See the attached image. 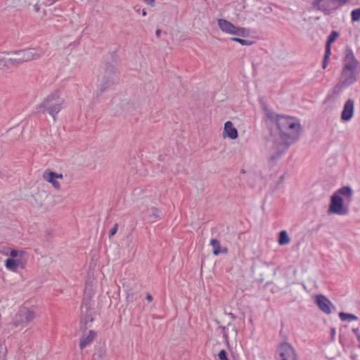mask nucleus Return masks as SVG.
Returning <instances> with one entry per match:
<instances>
[{
	"label": "nucleus",
	"instance_id": "aec40b11",
	"mask_svg": "<svg viewBox=\"0 0 360 360\" xmlns=\"http://www.w3.org/2000/svg\"><path fill=\"white\" fill-rule=\"evenodd\" d=\"M161 212L156 207H153L148 210V217L150 222H155L161 218Z\"/></svg>",
	"mask_w": 360,
	"mask_h": 360
},
{
	"label": "nucleus",
	"instance_id": "2eb2a0df",
	"mask_svg": "<svg viewBox=\"0 0 360 360\" xmlns=\"http://www.w3.org/2000/svg\"><path fill=\"white\" fill-rule=\"evenodd\" d=\"M224 134L227 136L231 139H236L238 138V134L237 129L234 127L231 121H227L224 124Z\"/></svg>",
	"mask_w": 360,
	"mask_h": 360
},
{
	"label": "nucleus",
	"instance_id": "c03bdc74",
	"mask_svg": "<svg viewBox=\"0 0 360 360\" xmlns=\"http://www.w3.org/2000/svg\"><path fill=\"white\" fill-rule=\"evenodd\" d=\"M56 176H57V179H62L63 178V174H62L56 173Z\"/></svg>",
	"mask_w": 360,
	"mask_h": 360
},
{
	"label": "nucleus",
	"instance_id": "ea45409f",
	"mask_svg": "<svg viewBox=\"0 0 360 360\" xmlns=\"http://www.w3.org/2000/svg\"><path fill=\"white\" fill-rule=\"evenodd\" d=\"M155 34L157 37H160V34H161V30L160 29H158L156 31H155Z\"/></svg>",
	"mask_w": 360,
	"mask_h": 360
},
{
	"label": "nucleus",
	"instance_id": "f704fd0d",
	"mask_svg": "<svg viewBox=\"0 0 360 360\" xmlns=\"http://www.w3.org/2000/svg\"><path fill=\"white\" fill-rule=\"evenodd\" d=\"M219 328L221 330V333H222L223 337L226 340H227L228 339V334H227V329H226V328L225 326H220Z\"/></svg>",
	"mask_w": 360,
	"mask_h": 360
},
{
	"label": "nucleus",
	"instance_id": "412c9836",
	"mask_svg": "<svg viewBox=\"0 0 360 360\" xmlns=\"http://www.w3.org/2000/svg\"><path fill=\"white\" fill-rule=\"evenodd\" d=\"M106 350L103 346H98L95 348L93 354L94 360H105Z\"/></svg>",
	"mask_w": 360,
	"mask_h": 360
},
{
	"label": "nucleus",
	"instance_id": "8fccbe9b",
	"mask_svg": "<svg viewBox=\"0 0 360 360\" xmlns=\"http://www.w3.org/2000/svg\"><path fill=\"white\" fill-rule=\"evenodd\" d=\"M340 342L343 345V342H342V341L341 336H340Z\"/></svg>",
	"mask_w": 360,
	"mask_h": 360
},
{
	"label": "nucleus",
	"instance_id": "cd10ccee",
	"mask_svg": "<svg viewBox=\"0 0 360 360\" xmlns=\"http://www.w3.org/2000/svg\"><path fill=\"white\" fill-rule=\"evenodd\" d=\"M333 0H316V6L319 9L324 11V8H327L328 6H332Z\"/></svg>",
	"mask_w": 360,
	"mask_h": 360
},
{
	"label": "nucleus",
	"instance_id": "f257e3e1",
	"mask_svg": "<svg viewBox=\"0 0 360 360\" xmlns=\"http://www.w3.org/2000/svg\"><path fill=\"white\" fill-rule=\"evenodd\" d=\"M266 122L269 127V139L276 150L269 158V163L278 160L296 142L300 136V124L293 117L276 113L266 108L264 109Z\"/></svg>",
	"mask_w": 360,
	"mask_h": 360
},
{
	"label": "nucleus",
	"instance_id": "4be33fe9",
	"mask_svg": "<svg viewBox=\"0 0 360 360\" xmlns=\"http://www.w3.org/2000/svg\"><path fill=\"white\" fill-rule=\"evenodd\" d=\"M290 241L288 232L285 230L281 231L278 233V243L280 245H285Z\"/></svg>",
	"mask_w": 360,
	"mask_h": 360
},
{
	"label": "nucleus",
	"instance_id": "ddd939ff",
	"mask_svg": "<svg viewBox=\"0 0 360 360\" xmlns=\"http://www.w3.org/2000/svg\"><path fill=\"white\" fill-rule=\"evenodd\" d=\"M25 263V261H23L22 259L20 258H7L5 261V266L6 267L7 269L10 271H16L20 266L22 268H24L23 265Z\"/></svg>",
	"mask_w": 360,
	"mask_h": 360
},
{
	"label": "nucleus",
	"instance_id": "37998d69",
	"mask_svg": "<svg viewBox=\"0 0 360 360\" xmlns=\"http://www.w3.org/2000/svg\"><path fill=\"white\" fill-rule=\"evenodd\" d=\"M34 10L36 12H38L39 11V6L38 4L34 5Z\"/></svg>",
	"mask_w": 360,
	"mask_h": 360
},
{
	"label": "nucleus",
	"instance_id": "58836bf2",
	"mask_svg": "<svg viewBox=\"0 0 360 360\" xmlns=\"http://www.w3.org/2000/svg\"><path fill=\"white\" fill-rule=\"evenodd\" d=\"M146 300H147L148 302H151V301L153 300V296H152L150 294L148 293V294L146 295Z\"/></svg>",
	"mask_w": 360,
	"mask_h": 360
},
{
	"label": "nucleus",
	"instance_id": "4c0bfd02",
	"mask_svg": "<svg viewBox=\"0 0 360 360\" xmlns=\"http://www.w3.org/2000/svg\"><path fill=\"white\" fill-rule=\"evenodd\" d=\"M352 332L356 335V338H358V335H360L359 329L358 328H352Z\"/></svg>",
	"mask_w": 360,
	"mask_h": 360
},
{
	"label": "nucleus",
	"instance_id": "a19ab883",
	"mask_svg": "<svg viewBox=\"0 0 360 360\" xmlns=\"http://www.w3.org/2000/svg\"><path fill=\"white\" fill-rule=\"evenodd\" d=\"M229 316L231 317L232 320H234L236 319V316L233 313H229Z\"/></svg>",
	"mask_w": 360,
	"mask_h": 360
},
{
	"label": "nucleus",
	"instance_id": "09e8293b",
	"mask_svg": "<svg viewBox=\"0 0 360 360\" xmlns=\"http://www.w3.org/2000/svg\"><path fill=\"white\" fill-rule=\"evenodd\" d=\"M311 5H312V6H315V0H313Z\"/></svg>",
	"mask_w": 360,
	"mask_h": 360
},
{
	"label": "nucleus",
	"instance_id": "6ab92c4d",
	"mask_svg": "<svg viewBox=\"0 0 360 360\" xmlns=\"http://www.w3.org/2000/svg\"><path fill=\"white\" fill-rule=\"evenodd\" d=\"M333 194H338L339 196L343 195L346 197L349 201H351L353 195V191L350 186H345L337 190V191H335Z\"/></svg>",
	"mask_w": 360,
	"mask_h": 360
},
{
	"label": "nucleus",
	"instance_id": "72a5a7b5",
	"mask_svg": "<svg viewBox=\"0 0 360 360\" xmlns=\"http://www.w3.org/2000/svg\"><path fill=\"white\" fill-rule=\"evenodd\" d=\"M91 300H84L82 302V307H84L86 309V311H90L91 309Z\"/></svg>",
	"mask_w": 360,
	"mask_h": 360
},
{
	"label": "nucleus",
	"instance_id": "de8ad7c7",
	"mask_svg": "<svg viewBox=\"0 0 360 360\" xmlns=\"http://www.w3.org/2000/svg\"><path fill=\"white\" fill-rule=\"evenodd\" d=\"M283 178H284V175H281L280 176V181H281L283 179Z\"/></svg>",
	"mask_w": 360,
	"mask_h": 360
},
{
	"label": "nucleus",
	"instance_id": "1a4fd4ad",
	"mask_svg": "<svg viewBox=\"0 0 360 360\" xmlns=\"http://www.w3.org/2000/svg\"><path fill=\"white\" fill-rule=\"evenodd\" d=\"M120 98L117 97H114L112 100V105H117L115 113L123 115L131 113L134 109V103L128 99H124L120 101Z\"/></svg>",
	"mask_w": 360,
	"mask_h": 360
},
{
	"label": "nucleus",
	"instance_id": "f3484780",
	"mask_svg": "<svg viewBox=\"0 0 360 360\" xmlns=\"http://www.w3.org/2000/svg\"><path fill=\"white\" fill-rule=\"evenodd\" d=\"M96 336V332L95 330H91L89 332L88 335H83L81 338L79 342V347L81 349H84L86 346L91 344V342L94 340V339Z\"/></svg>",
	"mask_w": 360,
	"mask_h": 360
},
{
	"label": "nucleus",
	"instance_id": "7ed1b4c3",
	"mask_svg": "<svg viewBox=\"0 0 360 360\" xmlns=\"http://www.w3.org/2000/svg\"><path fill=\"white\" fill-rule=\"evenodd\" d=\"M111 62L104 63L103 73L100 79L101 84L98 86L96 97L110 89L112 86L120 82V72L116 68L118 64L117 54L116 51L110 53Z\"/></svg>",
	"mask_w": 360,
	"mask_h": 360
},
{
	"label": "nucleus",
	"instance_id": "c9c22d12",
	"mask_svg": "<svg viewBox=\"0 0 360 360\" xmlns=\"http://www.w3.org/2000/svg\"><path fill=\"white\" fill-rule=\"evenodd\" d=\"M335 334H336L335 328H330V336H331V340L333 341L335 340Z\"/></svg>",
	"mask_w": 360,
	"mask_h": 360
},
{
	"label": "nucleus",
	"instance_id": "2f4dec72",
	"mask_svg": "<svg viewBox=\"0 0 360 360\" xmlns=\"http://www.w3.org/2000/svg\"><path fill=\"white\" fill-rule=\"evenodd\" d=\"M219 360H229L227 352L225 349H221L218 353Z\"/></svg>",
	"mask_w": 360,
	"mask_h": 360
},
{
	"label": "nucleus",
	"instance_id": "473e14b6",
	"mask_svg": "<svg viewBox=\"0 0 360 360\" xmlns=\"http://www.w3.org/2000/svg\"><path fill=\"white\" fill-rule=\"evenodd\" d=\"M118 227H119L118 224H114L113 227L109 231V233H108L109 238L112 237L113 236H115L117 233Z\"/></svg>",
	"mask_w": 360,
	"mask_h": 360
},
{
	"label": "nucleus",
	"instance_id": "dca6fc26",
	"mask_svg": "<svg viewBox=\"0 0 360 360\" xmlns=\"http://www.w3.org/2000/svg\"><path fill=\"white\" fill-rule=\"evenodd\" d=\"M43 177L46 181L51 183L54 188L57 189L60 188V184L56 180V172L50 170L45 171L43 174Z\"/></svg>",
	"mask_w": 360,
	"mask_h": 360
},
{
	"label": "nucleus",
	"instance_id": "a18cd8bd",
	"mask_svg": "<svg viewBox=\"0 0 360 360\" xmlns=\"http://www.w3.org/2000/svg\"><path fill=\"white\" fill-rule=\"evenodd\" d=\"M147 15V12L146 9L142 10V15L146 16Z\"/></svg>",
	"mask_w": 360,
	"mask_h": 360
},
{
	"label": "nucleus",
	"instance_id": "9b49d317",
	"mask_svg": "<svg viewBox=\"0 0 360 360\" xmlns=\"http://www.w3.org/2000/svg\"><path fill=\"white\" fill-rule=\"evenodd\" d=\"M354 112V101L352 99H348L344 104L341 112L340 119L343 122H349L352 120Z\"/></svg>",
	"mask_w": 360,
	"mask_h": 360
},
{
	"label": "nucleus",
	"instance_id": "49530a36",
	"mask_svg": "<svg viewBox=\"0 0 360 360\" xmlns=\"http://www.w3.org/2000/svg\"><path fill=\"white\" fill-rule=\"evenodd\" d=\"M357 340L359 342V347L360 348V335H358Z\"/></svg>",
	"mask_w": 360,
	"mask_h": 360
},
{
	"label": "nucleus",
	"instance_id": "39448f33",
	"mask_svg": "<svg viewBox=\"0 0 360 360\" xmlns=\"http://www.w3.org/2000/svg\"><path fill=\"white\" fill-rule=\"evenodd\" d=\"M36 317L35 312L27 307L20 308L15 314L11 322L12 328H24Z\"/></svg>",
	"mask_w": 360,
	"mask_h": 360
},
{
	"label": "nucleus",
	"instance_id": "7c9ffc66",
	"mask_svg": "<svg viewBox=\"0 0 360 360\" xmlns=\"http://www.w3.org/2000/svg\"><path fill=\"white\" fill-rule=\"evenodd\" d=\"M339 36V34L336 31H332L330 35L328 37L326 44L330 45L335 41V39Z\"/></svg>",
	"mask_w": 360,
	"mask_h": 360
},
{
	"label": "nucleus",
	"instance_id": "393cba45",
	"mask_svg": "<svg viewBox=\"0 0 360 360\" xmlns=\"http://www.w3.org/2000/svg\"><path fill=\"white\" fill-rule=\"evenodd\" d=\"M233 35H236L242 37H248L250 35V30L245 27H236Z\"/></svg>",
	"mask_w": 360,
	"mask_h": 360
},
{
	"label": "nucleus",
	"instance_id": "c85d7f7f",
	"mask_svg": "<svg viewBox=\"0 0 360 360\" xmlns=\"http://www.w3.org/2000/svg\"><path fill=\"white\" fill-rule=\"evenodd\" d=\"M230 39L243 46H251L254 44L253 41L246 40L238 37H231Z\"/></svg>",
	"mask_w": 360,
	"mask_h": 360
},
{
	"label": "nucleus",
	"instance_id": "20e7f679",
	"mask_svg": "<svg viewBox=\"0 0 360 360\" xmlns=\"http://www.w3.org/2000/svg\"><path fill=\"white\" fill-rule=\"evenodd\" d=\"M65 100L60 96V91L56 90L46 96L38 105L39 112L48 113L56 120V116L64 107Z\"/></svg>",
	"mask_w": 360,
	"mask_h": 360
},
{
	"label": "nucleus",
	"instance_id": "79ce46f5",
	"mask_svg": "<svg viewBox=\"0 0 360 360\" xmlns=\"http://www.w3.org/2000/svg\"><path fill=\"white\" fill-rule=\"evenodd\" d=\"M228 326H232V327H233V329L236 331V333H237V330L236 329L235 326H234V325H233L231 322H229V323H228Z\"/></svg>",
	"mask_w": 360,
	"mask_h": 360
},
{
	"label": "nucleus",
	"instance_id": "5701e85b",
	"mask_svg": "<svg viewBox=\"0 0 360 360\" xmlns=\"http://www.w3.org/2000/svg\"><path fill=\"white\" fill-rule=\"evenodd\" d=\"M27 257V255L24 251H19V250H17L15 249H12L10 251V257L9 258H13V259L20 258V259H22V260L25 261V262H26Z\"/></svg>",
	"mask_w": 360,
	"mask_h": 360
},
{
	"label": "nucleus",
	"instance_id": "c756f323",
	"mask_svg": "<svg viewBox=\"0 0 360 360\" xmlns=\"http://www.w3.org/2000/svg\"><path fill=\"white\" fill-rule=\"evenodd\" d=\"M351 19L352 22H358L360 20V8L352 11Z\"/></svg>",
	"mask_w": 360,
	"mask_h": 360
},
{
	"label": "nucleus",
	"instance_id": "a211bd4d",
	"mask_svg": "<svg viewBox=\"0 0 360 360\" xmlns=\"http://www.w3.org/2000/svg\"><path fill=\"white\" fill-rule=\"evenodd\" d=\"M210 245L212 247V253L214 255H219L221 253H226L228 249L226 248H221L219 241L216 238H212Z\"/></svg>",
	"mask_w": 360,
	"mask_h": 360
},
{
	"label": "nucleus",
	"instance_id": "0eeeda50",
	"mask_svg": "<svg viewBox=\"0 0 360 360\" xmlns=\"http://www.w3.org/2000/svg\"><path fill=\"white\" fill-rule=\"evenodd\" d=\"M7 53L17 56L18 59L20 60V63L22 64L25 62L39 58L42 55V51L39 49L30 48L11 51Z\"/></svg>",
	"mask_w": 360,
	"mask_h": 360
},
{
	"label": "nucleus",
	"instance_id": "b1692460",
	"mask_svg": "<svg viewBox=\"0 0 360 360\" xmlns=\"http://www.w3.org/2000/svg\"><path fill=\"white\" fill-rule=\"evenodd\" d=\"M94 321V318L92 316V314L91 313V311H86V314L82 316V319H81V324L82 325V329H86L87 326V323L89 322H92Z\"/></svg>",
	"mask_w": 360,
	"mask_h": 360
},
{
	"label": "nucleus",
	"instance_id": "f8f14e48",
	"mask_svg": "<svg viewBox=\"0 0 360 360\" xmlns=\"http://www.w3.org/2000/svg\"><path fill=\"white\" fill-rule=\"evenodd\" d=\"M20 64V60L18 59V56L16 58H11L0 57V70L4 69V68H11L13 67H17Z\"/></svg>",
	"mask_w": 360,
	"mask_h": 360
},
{
	"label": "nucleus",
	"instance_id": "9d476101",
	"mask_svg": "<svg viewBox=\"0 0 360 360\" xmlns=\"http://www.w3.org/2000/svg\"><path fill=\"white\" fill-rule=\"evenodd\" d=\"M316 306L324 314L329 315L335 307L330 300L323 295H316Z\"/></svg>",
	"mask_w": 360,
	"mask_h": 360
},
{
	"label": "nucleus",
	"instance_id": "4468645a",
	"mask_svg": "<svg viewBox=\"0 0 360 360\" xmlns=\"http://www.w3.org/2000/svg\"><path fill=\"white\" fill-rule=\"evenodd\" d=\"M220 30L225 33L233 34L235 32L236 25L226 19H219L217 21Z\"/></svg>",
	"mask_w": 360,
	"mask_h": 360
},
{
	"label": "nucleus",
	"instance_id": "bb28decb",
	"mask_svg": "<svg viewBox=\"0 0 360 360\" xmlns=\"http://www.w3.org/2000/svg\"><path fill=\"white\" fill-rule=\"evenodd\" d=\"M331 54L330 52V46L326 44V50H325V54L323 57V60L322 63V67L323 69H325L328 65V60Z\"/></svg>",
	"mask_w": 360,
	"mask_h": 360
},
{
	"label": "nucleus",
	"instance_id": "6e6552de",
	"mask_svg": "<svg viewBox=\"0 0 360 360\" xmlns=\"http://www.w3.org/2000/svg\"><path fill=\"white\" fill-rule=\"evenodd\" d=\"M276 360H297L295 349L290 344L283 342L278 345Z\"/></svg>",
	"mask_w": 360,
	"mask_h": 360
},
{
	"label": "nucleus",
	"instance_id": "a878e982",
	"mask_svg": "<svg viewBox=\"0 0 360 360\" xmlns=\"http://www.w3.org/2000/svg\"><path fill=\"white\" fill-rule=\"evenodd\" d=\"M339 316L342 321H352L358 320V317L352 314L340 312Z\"/></svg>",
	"mask_w": 360,
	"mask_h": 360
},
{
	"label": "nucleus",
	"instance_id": "3c124183",
	"mask_svg": "<svg viewBox=\"0 0 360 360\" xmlns=\"http://www.w3.org/2000/svg\"><path fill=\"white\" fill-rule=\"evenodd\" d=\"M311 297H312V298H314V299L315 300V295H312V296H311Z\"/></svg>",
	"mask_w": 360,
	"mask_h": 360
},
{
	"label": "nucleus",
	"instance_id": "f03ea898",
	"mask_svg": "<svg viewBox=\"0 0 360 360\" xmlns=\"http://www.w3.org/2000/svg\"><path fill=\"white\" fill-rule=\"evenodd\" d=\"M358 66L359 61L352 49L347 46L343 53L342 69L339 82L341 86L348 87L357 81Z\"/></svg>",
	"mask_w": 360,
	"mask_h": 360
},
{
	"label": "nucleus",
	"instance_id": "423d86ee",
	"mask_svg": "<svg viewBox=\"0 0 360 360\" xmlns=\"http://www.w3.org/2000/svg\"><path fill=\"white\" fill-rule=\"evenodd\" d=\"M329 214H335L340 216H346L349 214V207L344 203V200L338 194H333L328 208Z\"/></svg>",
	"mask_w": 360,
	"mask_h": 360
},
{
	"label": "nucleus",
	"instance_id": "e433bc0d",
	"mask_svg": "<svg viewBox=\"0 0 360 360\" xmlns=\"http://www.w3.org/2000/svg\"><path fill=\"white\" fill-rule=\"evenodd\" d=\"M143 1L151 6H155V0H143Z\"/></svg>",
	"mask_w": 360,
	"mask_h": 360
}]
</instances>
